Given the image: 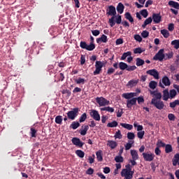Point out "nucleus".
Segmentation results:
<instances>
[{"instance_id": "680f3d73", "label": "nucleus", "mask_w": 179, "mask_h": 179, "mask_svg": "<svg viewBox=\"0 0 179 179\" xmlns=\"http://www.w3.org/2000/svg\"><path fill=\"white\" fill-rule=\"evenodd\" d=\"M134 40H136V41H138V43H141L142 37L139 34H136L134 35Z\"/></svg>"}, {"instance_id": "ddd939ff", "label": "nucleus", "mask_w": 179, "mask_h": 179, "mask_svg": "<svg viewBox=\"0 0 179 179\" xmlns=\"http://www.w3.org/2000/svg\"><path fill=\"white\" fill-rule=\"evenodd\" d=\"M152 19L156 24L162 22V16L159 13H153Z\"/></svg>"}, {"instance_id": "aec40b11", "label": "nucleus", "mask_w": 179, "mask_h": 179, "mask_svg": "<svg viewBox=\"0 0 179 179\" xmlns=\"http://www.w3.org/2000/svg\"><path fill=\"white\" fill-rule=\"evenodd\" d=\"M173 166H176L177 164L179 166V153H176L172 159Z\"/></svg>"}, {"instance_id": "9b49d317", "label": "nucleus", "mask_w": 179, "mask_h": 179, "mask_svg": "<svg viewBox=\"0 0 179 179\" xmlns=\"http://www.w3.org/2000/svg\"><path fill=\"white\" fill-rule=\"evenodd\" d=\"M147 75H150V76H153L155 79H159V71L157 70L153 69L146 71Z\"/></svg>"}, {"instance_id": "423d86ee", "label": "nucleus", "mask_w": 179, "mask_h": 179, "mask_svg": "<svg viewBox=\"0 0 179 179\" xmlns=\"http://www.w3.org/2000/svg\"><path fill=\"white\" fill-rule=\"evenodd\" d=\"M164 49H160L158 52L154 56V61H163L164 58Z\"/></svg>"}, {"instance_id": "a19ab883", "label": "nucleus", "mask_w": 179, "mask_h": 179, "mask_svg": "<svg viewBox=\"0 0 179 179\" xmlns=\"http://www.w3.org/2000/svg\"><path fill=\"white\" fill-rule=\"evenodd\" d=\"M176 106H179V100L176 99L173 102H171L169 103V106L171 107V108H176Z\"/></svg>"}, {"instance_id": "774afa93", "label": "nucleus", "mask_w": 179, "mask_h": 179, "mask_svg": "<svg viewBox=\"0 0 179 179\" xmlns=\"http://www.w3.org/2000/svg\"><path fill=\"white\" fill-rule=\"evenodd\" d=\"M168 30L169 31H173L174 30V24L173 23L169 24L168 26Z\"/></svg>"}, {"instance_id": "20e7f679", "label": "nucleus", "mask_w": 179, "mask_h": 179, "mask_svg": "<svg viewBox=\"0 0 179 179\" xmlns=\"http://www.w3.org/2000/svg\"><path fill=\"white\" fill-rule=\"evenodd\" d=\"M151 104H152L154 107H156L157 110H163L164 108V103L163 101H157L156 98H153L151 100Z\"/></svg>"}, {"instance_id": "37998d69", "label": "nucleus", "mask_w": 179, "mask_h": 179, "mask_svg": "<svg viewBox=\"0 0 179 179\" xmlns=\"http://www.w3.org/2000/svg\"><path fill=\"white\" fill-rule=\"evenodd\" d=\"M75 82L77 85H85L86 80H85V78H78V79L75 80Z\"/></svg>"}, {"instance_id": "c85d7f7f", "label": "nucleus", "mask_w": 179, "mask_h": 179, "mask_svg": "<svg viewBox=\"0 0 179 179\" xmlns=\"http://www.w3.org/2000/svg\"><path fill=\"white\" fill-rule=\"evenodd\" d=\"M169 6H172V8H175V9H179V3L174 1H169Z\"/></svg>"}, {"instance_id": "7c9ffc66", "label": "nucleus", "mask_w": 179, "mask_h": 179, "mask_svg": "<svg viewBox=\"0 0 179 179\" xmlns=\"http://www.w3.org/2000/svg\"><path fill=\"white\" fill-rule=\"evenodd\" d=\"M171 45L173 46V48L176 50H178L179 48V39H176L171 41Z\"/></svg>"}, {"instance_id": "4d7b16f0", "label": "nucleus", "mask_w": 179, "mask_h": 179, "mask_svg": "<svg viewBox=\"0 0 179 179\" xmlns=\"http://www.w3.org/2000/svg\"><path fill=\"white\" fill-rule=\"evenodd\" d=\"M144 136H145V131H138L137 133V136L139 139H143Z\"/></svg>"}, {"instance_id": "6e6d98bb", "label": "nucleus", "mask_w": 179, "mask_h": 179, "mask_svg": "<svg viewBox=\"0 0 179 179\" xmlns=\"http://www.w3.org/2000/svg\"><path fill=\"white\" fill-rule=\"evenodd\" d=\"M140 13L145 18L148 17V15H149V13H148V10H146V9H143V10H141Z\"/></svg>"}, {"instance_id": "2eb2a0df", "label": "nucleus", "mask_w": 179, "mask_h": 179, "mask_svg": "<svg viewBox=\"0 0 179 179\" xmlns=\"http://www.w3.org/2000/svg\"><path fill=\"white\" fill-rule=\"evenodd\" d=\"M132 106H136V98L135 97L127 101V108H132Z\"/></svg>"}, {"instance_id": "5701e85b", "label": "nucleus", "mask_w": 179, "mask_h": 179, "mask_svg": "<svg viewBox=\"0 0 179 179\" xmlns=\"http://www.w3.org/2000/svg\"><path fill=\"white\" fill-rule=\"evenodd\" d=\"M139 81L138 80H129L128 82V83L127 84V86L128 87H134L135 86H136V85H138V83Z\"/></svg>"}, {"instance_id": "c03bdc74", "label": "nucleus", "mask_w": 179, "mask_h": 179, "mask_svg": "<svg viewBox=\"0 0 179 179\" xmlns=\"http://www.w3.org/2000/svg\"><path fill=\"white\" fill-rule=\"evenodd\" d=\"M157 83L156 81H151L149 83V87L150 89H152V90H155V88L157 87Z\"/></svg>"}, {"instance_id": "79ce46f5", "label": "nucleus", "mask_w": 179, "mask_h": 179, "mask_svg": "<svg viewBox=\"0 0 179 179\" xmlns=\"http://www.w3.org/2000/svg\"><path fill=\"white\" fill-rule=\"evenodd\" d=\"M177 96V91L176 90H171L169 91V98L174 99Z\"/></svg>"}, {"instance_id": "b1692460", "label": "nucleus", "mask_w": 179, "mask_h": 179, "mask_svg": "<svg viewBox=\"0 0 179 179\" xmlns=\"http://www.w3.org/2000/svg\"><path fill=\"white\" fill-rule=\"evenodd\" d=\"M96 156L98 162H103V151L101 150L96 152Z\"/></svg>"}, {"instance_id": "39448f33", "label": "nucleus", "mask_w": 179, "mask_h": 179, "mask_svg": "<svg viewBox=\"0 0 179 179\" xmlns=\"http://www.w3.org/2000/svg\"><path fill=\"white\" fill-rule=\"evenodd\" d=\"M78 114H79V108H74L72 110L67 113V117L69 120L73 121L78 117Z\"/></svg>"}, {"instance_id": "412c9836", "label": "nucleus", "mask_w": 179, "mask_h": 179, "mask_svg": "<svg viewBox=\"0 0 179 179\" xmlns=\"http://www.w3.org/2000/svg\"><path fill=\"white\" fill-rule=\"evenodd\" d=\"M170 99V92H169V89H166L163 91V100L167 101Z\"/></svg>"}, {"instance_id": "a211bd4d", "label": "nucleus", "mask_w": 179, "mask_h": 179, "mask_svg": "<svg viewBox=\"0 0 179 179\" xmlns=\"http://www.w3.org/2000/svg\"><path fill=\"white\" fill-rule=\"evenodd\" d=\"M107 145L110 148V149H115L118 146V143L116 141L109 140L108 141Z\"/></svg>"}, {"instance_id": "7ed1b4c3", "label": "nucleus", "mask_w": 179, "mask_h": 179, "mask_svg": "<svg viewBox=\"0 0 179 179\" xmlns=\"http://www.w3.org/2000/svg\"><path fill=\"white\" fill-rule=\"evenodd\" d=\"M103 66H104V63L101 61H96L95 63V71L93 72L94 75H100L101 71H103Z\"/></svg>"}, {"instance_id": "4be33fe9", "label": "nucleus", "mask_w": 179, "mask_h": 179, "mask_svg": "<svg viewBox=\"0 0 179 179\" xmlns=\"http://www.w3.org/2000/svg\"><path fill=\"white\" fill-rule=\"evenodd\" d=\"M162 82L164 85V86H170L171 85L170 79L166 76L162 78Z\"/></svg>"}, {"instance_id": "13d9d810", "label": "nucleus", "mask_w": 179, "mask_h": 179, "mask_svg": "<svg viewBox=\"0 0 179 179\" xmlns=\"http://www.w3.org/2000/svg\"><path fill=\"white\" fill-rule=\"evenodd\" d=\"M122 22V18L121 15H118L117 17H115V23H117V24H121Z\"/></svg>"}, {"instance_id": "f03ea898", "label": "nucleus", "mask_w": 179, "mask_h": 179, "mask_svg": "<svg viewBox=\"0 0 179 179\" xmlns=\"http://www.w3.org/2000/svg\"><path fill=\"white\" fill-rule=\"evenodd\" d=\"M95 100L97 104H99V107H106V106H110V101L107 100V99L103 96H97Z\"/></svg>"}, {"instance_id": "0eeeda50", "label": "nucleus", "mask_w": 179, "mask_h": 179, "mask_svg": "<svg viewBox=\"0 0 179 179\" xmlns=\"http://www.w3.org/2000/svg\"><path fill=\"white\" fill-rule=\"evenodd\" d=\"M106 15H108V16H112V17H115L117 15L115 7L114 6H109L106 10Z\"/></svg>"}, {"instance_id": "4c0bfd02", "label": "nucleus", "mask_w": 179, "mask_h": 179, "mask_svg": "<svg viewBox=\"0 0 179 179\" xmlns=\"http://www.w3.org/2000/svg\"><path fill=\"white\" fill-rule=\"evenodd\" d=\"M134 141H129V142L126 145H124L125 150H129V149L132 148V145H134Z\"/></svg>"}, {"instance_id": "69168bd1", "label": "nucleus", "mask_w": 179, "mask_h": 179, "mask_svg": "<svg viewBox=\"0 0 179 179\" xmlns=\"http://www.w3.org/2000/svg\"><path fill=\"white\" fill-rule=\"evenodd\" d=\"M136 69V66H128L126 71H128L129 72H131L132 71H135Z\"/></svg>"}, {"instance_id": "09e8293b", "label": "nucleus", "mask_w": 179, "mask_h": 179, "mask_svg": "<svg viewBox=\"0 0 179 179\" xmlns=\"http://www.w3.org/2000/svg\"><path fill=\"white\" fill-rule=\"evenodd\" d=\"M114 137L115 139H122V134H121V131L117 130V131H116Z\"/></svg>"}, {"instance_id": "49530a36", "label": "nucleus", "mask_w": 179, "mask_h": 179, "mask_svg": "<svg viewBox=\"0 0 179 179\" xmlns=\"http://www.w3.org/2000/svg\"><path fill=\"white\" fill-rule=\"evenodd\" d=\"M136 99L138 102V104H143V103H145V99L143 98V96H140L136 98Z\"/></svg>"}, {"instance_id": "a18cd8bd", "label": "nucleus", "mask_w": 179, "mask_h": 179, "mask_svg": "<svg viewBox=\"0 0 179 179\" xmlns=\"http://www.w3.org/2000/svg\"><path fill=\"white\" fill-rule=\"evenodd\" d=\"M87 118V114L86 113H84L79 119L80 122H85L86 121V119Z\"/></svg>"}, {"instance_id": "bb28decb", "label": "nucleus", "mask_w": 179, "mask_h": 179, "mask_svg": "<svg viewBox=\"0 0 179 179\" xmlns=\"http://www.w3.org/2000/svg\"><path fill=\"white\" fill-rule=\"evenodd\" d=\"M136 66H142V65H145V60L137 57L136 59Z\"/></svg>"}, {"instance_id": "2f4dec72", "label": "nucleus", "mask_w": 179, "mask_h": 179, "mask_svg": "<svg viewBox=\"0 0 179 179\" xmlns=\"http://www.w3.org/2000/svg\"><path fill=\"white\" fill-rule=\"evenodd\" d=\"M101 111H108V113H114V108L110 106H105L100 108Z\"/></svg>"}, {"instance_id": "cd10ccee", "label": "nucleus", "mask_w": 179, "mask_h": 179, "mask_svg": "<svg viewBox=\"0 0 179 179\" xmlns=\"http://www.w3.org/2000/svg\"><path fill=\"white\" fill-rule=\"evenodd\" d=\"M137 1H138L139 3L135 2V5L136 6H137L138 9H141V8H143V5H145V2H146V0H137Z\"/></svg>"}, {"instance_id": "f3484780", "label": "nucleus", "mask_w": 179, "mask_h": 179, "mask_svg": "<svg viewBox=\"0 0 179 179\" xmlns=\"http://www.w3.org/2000/svg\"><path fill=\"white\" fill-rule=\"evenodd\" d=\"M116 9L118 13L122 15V13H124V9H125V6L122 3H119L116 7Z\"/></svg>"}, {"instance_id": "bf43d9fd", "label": "nucleus", "mask_w": 179, "mask_h": 179, "mask_svg": "<svg viewBox=\"0 0 179 179\" xmlns=\"http://www.w3.org/2000/svg\"><path fill=\"white\" fill-rule=\"evenodd\" d=\"M141 37H143V38H147V37H149V31L146 30L143 31L141 33Z\"/></svg>"}, {"instance_id": "72a5a7b5", "label": "nucleus", "mask_w": 179, "mask_h": 179, "mask_svg": "<svg viewBox=\"0 0 179 179\" xmlns=\"http://www.w3.org/2000/svg\"><path fill=\"white\" fill-rule=\"evenodd\" d=\"M161 34H162L164 38H169L170 37V32L167 29H162Z\"/></svg>"}, {"instance_id": "9d476101", "label": "nucleus", "mask_w": 179, "mask_h": 179, "mask_svg": "<svg viewBox=\"0 0 179 179\" xmlns=\"http://www.w3.org/2000/svg\"><path fill=\"white\" fill-rule=\"evenodd\" d=\"M71 142L73 145H75V146H78L79 148H83V145H85V143L80 141V139L76 137H73L71 139Z\"/></svg>"}, {"instance_id": "5fc2aeb1", "label": "nucleus", "mask_w": 179, "mask_h": 179, "mask_svg": "<svg viewBox=\"0 0 179 179\" xmlns=\"http://www.w3.org/2000/svg\"><path fill=\"white\" fill-rule=\"evenodd\" d=\"M127 138L130 141H132L133 139H135V134L132 132H128L127 133Z\"/></svg>"}, {"instance_id": "8fccbe9b", "label": "nucleus", "mask_w": 179, "mask_h": 179, "mask_svg": "<svg viewBox=\"0 0 179 179\" xmlns=\"http://www.w3.org/2000/svg\"><path fill=\"white\" fill-rule=\"evenodd\" d=\"M55 122L56 124H59L61 125L62 124V115H58L55 117Z\"/></svg>"}, {"instance_id": "ea45409f", "label": "nucleus", "mask_w": 179, "mask_h": 179, "mask_svg": "<svg viewBox=\"0 0 179 179\" xmlns=\"http://www.w3.org/2000/svg\"><path fill=\"white\" fill-rule=\"evenodd\" d=\"M165 152L166 153H171L173 152V146L170 144H166L165 145Z\"/></svg>"}, {"instance_id": "e2e57ef3", "label": "nucleus", "mask_w": 179, "mask_h": 179, "mask_svg": "<svg viewBox=\"0 0 179 179\" xmlns=\"http://www.w3.org/2000/svg\"><path fill=\"white\" fill-rule=\"evenodd\" d=\"M114 72H115V69L110 67L108 69L107 71V75H113V73H114Z\"/></svg>"}, {"instance_id": "4468645a", "label": "nucleus", "mask_w": 179, "mask_h": 179, "mask_svg": "<svg viewBox=\"0 0 179 179\" xmlns=\"http://www.w3.org/2000/svg\"><path fill=\"white\" fill-rule=\"evenodd\" d=\"M136 96V92H127L122 94V97H124V99H126L127 100H131V99H134Z\"/></svg>"}, {"instance_id": "6e6552de", "label": "nucleus", "mask_w": 179, "mask_h": 179, "mask_svg": "<svg viewBox=\"0 0 179 179\" xmlns=\"http://www.w3.org/2000/svg\"><path fill=\"white\" fill-rule=\"evenodd\" d=\"M90 117L93 118L95 121H100V113H99V111L96 110L92 109L91 110V112L90 113Z\"/></svg>"}, {"instance_id": "6ab92c4d", "label": "nucleus", "mask_w": 179, "mask_h": 179, "mask_svg": "<svg viewBox=\"0 0 179 179\" xmlns=\"http://www.w3.org/2000/svg\"><path fill=\"white\" fill-rule=\"evenodd\" d=\"M130 153L133 160H138L139 159V155L136 150H131Z\"/></svg>"}, {"instance_id": "3c124183", "label": "nucleus", "mask_w": 179, "mask_h": 179, "mask_svg": "<svg viewBox=\"0 0 179 179\" xmlns=\"http://www.w3.org/2000/svg\"><path fill=\"white\" fill-rule=\"evenodd\" d=\"M145 51V49L137 48L134 50V54H142Z\"/></svg>"}, {"instance_id": "052dcab7", "label": "nucleus", "mask_w": 179, "mask_h": 179, "mask_svg": "<svg viewBox=\"0 0 179 179\" xmlns=\"http://www.w3.org/2000/svg\"><path fill=\"white\" fill-rule=\"evenodd\" d=\"M168 118L169 121H176V115H174L173 113H169L168 115Z\"/></svg>"}, {"instance_id": "dca6fc26", "label": "nucleus", "mask_w": 179, "mask_h": 179, "mask_svg": "<svg viewBox=\"0 0 179 179\" xmlns=\"http://www.w3.org/2000/svg\"><path fill=\"white\" fill-rule=\"evenodd\" d=\"M108 39L107 38V36L103 34L100 38H96L97 44H101V43H107Z\"/></svg>"}, {"instance_id": "a878e982", "label": "nucleus", "mask_w": 179, "mask_h": 179, "mask_svg": "<svg viewBox=\"0 0 179 179\" xmlns=\"http://www.w3.org/2000/svg\"><path fill=\"white\" fill-rule=\"evenodd\" d=\"M124 17H125V19H127V20H129V22H130V23H134V17H132L131 13H129V12L125 13Z\"/></svg>"}, {"instance_id": "0e129e2a", "label": "nucleus", "mask_w": 179, "mask_h": 179, "mask_svg": "<svg viewBox=\"0 0 179 179\" xmlns=\"http://www.w3.org/2000/svg\"><path fill=\"white\" fill-rule=\"evenodd\" d=\"M36 134H37V130H36L34 128H31V138H36Z\"/></svg>"}, {"instance_id": "c9c22d12", "label": "nucleus", "mask_w": 179, "mask_h": 179, "mask_svg": "<svg viewBox=\"0 0 179 179\" xmlns=\"http://www.w3.org/2000/svg\"><path fill=\"white\" fill-rule=\"evenodd\" d=\"M131 55H132V52H131V51L123 53V55L121 57V61H124L125 59H127V57H131Z\"/></svg>"}, {"instance_id": "1a4fd4ad", "label": "nucleus", "mask_w": 179, "mask_h": 179, "mask_svg": "<svg viewBox=\"0 0 179 179\" xmlns=\"http://www.w3.org/2000/svg\"><path fill=\"white\" fill-rule=\"evenodd\" d=\"M142 155L145 162H153L155 159V154L143 152Z\"/></svg>"}, {"instance_id": "e433bc0d", "label": "nucleus", "mask_w": 179, "mask_h": 179, "mask_svg": "<svg viewBox=\"0 0 179 179\" xmlns=\"http://www.w3.org/2000/svg\"><path fill=\"white\" fill-rule=\"evenodd\" d=\"M76 155H77V156L80 159H83V157H85V152L81 150H77L76 151Z\"/></svg>"}, {"instance_id": "864d4df0", "label": "nucleus", "mask_w": 179, "mask_h": 179, "mask_svg": "<svg viewBox=\"0 0 179 179\" xmlns=\"http://www.w3.org/2000/svg\"><path fill=\"white\" fill-rule=\"evenodd\" d=\"M157 148H165L166 147V143H163L161 140H158L157 143Z\"/></svg>"}, {"instance_id": "f257e3e1", "label": "nucleus", "mask_w": 179, "mask_h": 179, "mask_svg": "<svg viewBox=\"0 0 179 179\" xmlns=\"http://www.w3.org/2000/svg\"><path fill=\"white\" fill-rule=\"evenodd\" d=\"M80 48L83 50H87V51H93L96 48V45H94V38L92 36H90V43L87 45L86 41H80Z\"/></svg>"}, {"instance_id": "c756f323", "label": "nucleus", "mask_w": 179, "mask_h": 179, "mask_svg": "<svg viewBox=\"0 0 179 179\" xmlns=\"http://www.w3.org/2000/svg\"><path fill=\"white\" fill-rule=\"evenodd\" d=\"M121 127L125 128V129H128V131H131L134 128L132 124H127V123H120Z\"/></svg>"}, {"instance_id": "473e14b6", "label": "nucleus", "mask_w": 179, "mask_h": 179, "mask_svg": "<svg viewBox=\"0 0 179 179\" xmlns=\"http://www.w3.org/2000/svg\"><path fill=\"white\" fill-rule=\"evenodd\" d=\"M119 68L120 69H121V71H127V69L128 68V64H127V63L125 62H120L119 63Z\"/></svg>"}, {"instance_id": "338daca9", "label": "nucleus", "mask_w": 179, "mask_h": 179, "mask_svg": "<svg viewBox=\"0 0 179 179\" xmlns=\"http://www.w3.org/2000/svg\"><path fill=\"white\" fill-rule=\"evenodd\" d=\"M92 34L95 36L97 37V36H99L100 34V31L97 29L95 30H92Z\"/></svg>"}, {"instance_id": "de8ad7c7", "label": "nucleus", "mask_w": 179, "mask_h": 179, "mask_svg": "<svg viewBox=\"0 0 179 179\" xmlns=\"http://www.w3.org/2000/svg\"><path fill=\"white\" fill-rule=\"evenodd\" d=\"M114 19H115V17H111V18H110L108 20L110 27H114V26H115V21Z\"/></svg>"}, {"instance_id": "603ef678", "label": "nucleus", "mask_w": 179, "mask_h": 179, "mask_svg": "<svg viewBox=\"0 0 179 179\" xmlns=\"http://www.w3.org/2000/svg\"><path fill=\"white\" fill-rule=\"evenodd\" d=\"M115 162H116V163H122V162H124V157H122V156H116L115 157Z\"/></svg>"}, {"instance_id": "f704fd0d", "label": "nucleus", "mask_w": 179, "mask_h": 179, "mask_svg": "<svg viewBox=\"0 0 179 179\" xmlns=\"http://www.w3.org/2000/svg\"><path fill=\"white\" fill-rule=\"evenodd\" d=\"M79 127H80V123H79V122H73L70 125V128H72V129H78Z\"/></svg>"}, {"instance_id": "58836bf2", "label": "nucleus", "mask_w": 179, "mask_h": 179, "mask_svg": "<svg viewBox=\"0 0 179 179\" xmlns=\"http://www.w3.org/2000/svg\"><path fill=\"white\" fill-rule=\"evenodd\" d=\"M107 127L108 128H115V127H118V122H117V121L114 120L112 122L108 123Z\"/></svg>"}, {"instance_id": "f8f14e48", "label": "nucleus", "mask_w": 179, "mask_h": 179, "mask_svg": "<svg viewBox=\"0 0 179 179\" xmlns=\"http://www.w3.org/2000/svg\"><path fill=\"white\" fill-rule=\"evenodd\" d=\"M129 173V169H122L121 176L124 177L125 179H132V176Z\"/></svg>"}, {"instance_id": "393cba45", "label": "nucleus", "mask_w": 179, "mask_h": 179, "mask_svg": "<svg viewBox=\"0 0 179 179\" xmlns=\"http://www.w3.org/2000/svg\"><path fill=\"white\" fill-rule=\"evenodd\" d=\"M87 131H89V125H85L84 129L79 130V134H80V135L83 136H85V135L87 134Z\"/></svg>"}]
</instances>
